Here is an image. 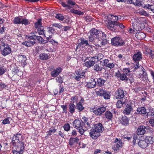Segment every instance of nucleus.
<instances>
[{"instance_id":"f257e3e1","label":"nucleus","mask_w":154,"mask_h":154,"mask_svg":"<svg viewBox=\"0 0 154 154\" xmlns=\"http://www.w3.org/2000/svg\"><path fill=\"white\" fill-rule=\"evenodd\" d=\"M90 34L89 37L90 42H93L96 38L98 40L97 44L99 47L105 45L106 44V35L102 31L93 28L90 30Z\"/></svg>"},{"instance_id":"f03ea898","label":"nucleus","mask_w":154,"mask_h":154,"mask_svg":"<svg viewBox=\"0 0 154 154\" xmlns=\"http://www.w3.org/2000/svg\"><path fill=\"white\" fill-rule=\"evenodd\" d=\"M0 47L1 54L4 56L9 54L11 52L10 46L4 42H1L0 44Z\"/></svg>"},{"instance_id":"7ed1b4c3","label":"nucleus","mask_w":154,"mask_h":154,"mask_svg":"<svg viewBox=\"0 0 154 154\" xmlns=\"http://www.w3.org/2000/svg\"><path fill=\"white\" fill-rule=\"evenodd\" d=\"M37 32H31L29 35H26V37L31 38L32 40H37L39 43L41 44H45V41L43 38L40 36H37L36 35Z\"/></svg>"},{"instance_id":"20e7f679","label":"nucleus","mask_w":154,"mask_h":154,"mask_svg":"<svg viewBox=\"0 0 154 154\" xmlns=\"http://www.w3.org/2000/svg\"><path fill=\"white\" fill-rule=\"evenodd\" d=\"M97 59L98 57L96 56L86 58L85 60H88L84 63V66L88 68H90L94 66L95 63V60Z\"/></svg>"},{"instance_id":"39448f33","label":"nucleus","mask_w":154,"mask_h":154,"mask_svg":"<svg viewBox=\"0 0 154 154\" xmlns=\"http://www.w3.org/2000/svg\"><path fill=\"white\" fill-rule=\"evenodd\" d=\"M73 126L77 129L78 131L81 134H83L84 131L81 125V121L79 119H76L74 121Z\"/></svg>"},{"instance_id":"423d86ee","label":"nucleus","mask_w":154,"mask_h":154,"mask_svg":"<svg viewBox=\"0 0 154 154\" xmlns=\"http://www.w3.org/2000/svg\"><path fill=\"white\" fill-rule=\"evenodd\" d=\"M112 44L116 46H120L124 45L125 42L119 37H116L111 39Z\"/></svg>"},{"instance_id":"0eeeda50","label":"nucleus","mask_w":154,"mask_h":154,"mask_svg":"<svg viewBox=\"0 0 154 154\" xmlns=\"http://www.w3.org/2000/svg\"><path fill=\"white\" fill-rule=\"evenodd\" d=\"M22 139V136L20 134H17L14 135L12 138V143L14 146H19V143H23L20 141Z\"/></svg>"},{"instance_id":"6e6552de","label":"nucleus","mask_w":154,"mask_h":154,"mask_svg":"<svg viewBox=\"0 0 154 154\" xmlns=\"http://www.w3.org/2000/svg\"><path fill=\"white\" fill-rule=\"evenodd\" d=\"M106 107L101 106L99 107H95L92 109V112L96 116H101L106 111Z\"/></svg>"},{"instance_id":"1a4fd4ad","label":"nucleus","mask_w":154,"mask_h":154,"mask_svg":"<svg viewBox=\"0 0 154 154\" xmlns=\"http://www.w3.org/2000/svg\"><path fill=\"white\" fill-rule=\"evenodd\" d=\"M126 94L125 91L124 92L121 89H119L116 91L114 97L116 99H125L124 97Z\"/></svg>"},{"instance_id":"9d476101","label":"nucleus","mask_w":154,"mask_h":154,"mask_svg":"<svg viewBox=\"0 0 154 154\" xmlns=\"http://www.w3.org/2000/svg\"><path fill=\"white\" fill-rule=\"evenodd\" d=\"M19 146H17L15 149L13 150V154H22L24 149V145L23 143H19Z\"/></svg>"},{"instance_id":"9b49d317","label":"nucleus","mask_w":154,"mask_h":154,"mask_svg":"<svg viewBox=\"0 0 154 154\" xmlns=\"http://www.w3.org/2000/svg\"><path fill=\"white\" fill-rule=\"evenodd\" d=\"M122 146V143L121 140L116 138L114 140V144L112 146V149L115 151H117Z\"/></svg>"},{"instance_id":"f8f14e48","label":"nucleus","mask_w":154,"mask_h":154,"mask_svg":"<svg viewBox=\"0 0 154 154\" xmlns=\"http://www.w3.org/2000/svg\"><path fill=\"white\" fill-rule=\"evenodd\" d=\"M151 110V111L147 112L145 108L144 107H138L137 109V112L140 113L146 114V113H147V115H148L154 116V113L152 112V111H153V110L151 109L150 110Z\"/></svg>"},{"instance_id":"ddd939ff","label":"nucleus","mask_w":154,"mask_h":154,"mask_svg":"<svg viewBox=\"0 0 154 154\" xmlns=\"http://www.w3.org/2000/svg\"><path fill=\"white\" fill-rule=\"evenodd\" d=\"M89 134L91 137L94 139H97L100 135V133L94 128L91 130Z\"/></svg>"},{"instance_id":"4468645a","label":"nucleus","mask_w":154,"mask_h":154,"mask_svg":"<svg viewBox=\"0 0 154 154\" xmlns=\"http://www.w3.org/2000/svg\"><path fill=\"white\" fill-rule=\"evenodd\" d=\"M66 2L67 4H65L64 2H62L61 5L63 7L68 8H72V6L75 5L76 4L75 2L72 0H67Z\"/></svg>"},{"instance_id":"2eb2a0df","label":"nucleus","mask_w":154,"mask_h":154,"mask_svg":"<svg viewBox=\"0 0 154 154\" xmlns=\"http://www.w3.org/2000/svg\"><path fill=\"white\" fill-rule=\"evenodd\" d=\"M62 69L60 67L54 69L50 73L51 76L54 77L57 76L62 72Z\"/></svg>"},{"instance_id":"dca6fc26","label":"nucleus","mask_w":154,"mask_h":154,"mask_svg":"<svg viewBox=\"0 0 154 154\" xmlns=\"http://www.w3.org/2000/svg\"><path fill=\"white\" fill-rule=\"evenodd\" d=\"M104 66L106 67L112 69L115 67L116 63L114 62H110L109 61L108 59H105L103 60Z\"/></svg>"},{"instance_id":"f3484780","label":"nucleus","mask_w":154,"mask_h":154,"mask_svg":"<svg viewBox=\"0 0 154 154\" xmlns=\"http://www.w3.org/2000/svg\"><path fill=\"white\" fill-rule=\"evenodd\" d=\"M79 40L80 42L77 45V48H80L81 47L83 48L85 46H90L88 44V41L85 40L84 38H81Z\"/></svg>"},{"instance_id":"a211bd4d","label":"nucleus","mask_w":154,"mask_h":154,"mask_svg":"<svg viewBox=\"0 0 154 154\" xmlns=\"http://www.w3.org/2000/svg\"><path fill=\"white\" fill-rule=\"evenodd\" d=\"M26 38V40L22 43V44L26 46V47H29L32 46L35 43V42L32 39L28 38Z\"/></svg>"},{"instance_id":"6ab92c4d","label":"nucleus","mask_w":154,"mask_h":154,"mask_svg":"<svg viewBox=\"0 0 154 154\" xmlns=\"http://www.w3.org/2000/svg\"><path fill=\"white\" fill-rule=\"evenodd\" d=\"M96 85V82L94 79L91 78L89 82L87 83L86 86L90 88H94Z\"/></svg>"},{"instance_id":"aec40b11","label":"nucleus","mask_w":154,"mask_h":154,"mask_svg":"<svg viewBox=\"0 0 154 154\" xmlns=\"http://www.w3.org/2000/svg\"><path fill=\"white\" fill-rule=\"evenodd\" d=\"M79 141V139L78 137H72L69 139V143L70 146H72L76 145Z\"/></svg>"},{"instance_id":"412c9836","label":"nucleus","mask_w":154,"mask_h":154,"mask_svg":"<svg viewBox=\"0 0 154 154\" xmlns=\"http://www.w3.org/2000/svg\"><path fill=\"white\" fill-rule=\"evenodd\" d=\"M94 128L100 133L104 130V128L102 124L100 123L95 124Z\"/></svg>"},{"instance_id":"4be33fe9","label":"nucleus","mask_w":154,"mask_h":154,"mask_svg":"<svg viewBox=\"0 0 154 154\" xmlns=\"http://www.w3.org/2000/svg\"><path fill=\"white\" fill-rule=\"evenodd\" d=\"M93 66V70L95 72H97L101 71L103 69V67L101 63H96Z\"/></svg>"},{"instance_id":"5701e85b","label":"nucleus","mask_w":154,"mask_h":154,"mask_svg":"<svg viewBox=\"0 0 154 154\" xmlns=\"http://www.w3.org/2000/svg\"><path fill=\"white\" fill-rule=\"evenodd\" d=\"M132 109V108L130 105L127 104L123 112L125 115H128L130 114Z\"/></svg>"},{"instance_id":"b1692460","label":"nucleus","mask_w":154,"mask_h":154,"mask_svg":"<svg viewBox=\"0 0 154 154\" xmlns=\"http://www.w3.org/2000/svg\"><path fill=\"white\" fill-rule=\"evenodd\" d=\"M145 127L144 126H139L137 131V134L138 135H142L145 132Z\"/></svg>"},{"instance_id":"393cba45","label":"nucleus","mask_w":154,"mask_h":154,"mask_svg":"<svg viewBox=\"0 0 154 154\" xmlns=\"http://www.w3.org/2000/svg\"><path fill=\"white\" fill-rule=\"evenodd\" d=\"M125 99L118 100L116 103V105L117 108H120L122 107L124 104H126L125 100Z\"/></svg>"},{"instance_id":"a878e982","label":"nucleus","mask_w":154,"mask_h":154,"mask_svg":"<svg viewBox=\"0 0 154 154\" xmlns=\"http://www.w3.org/2000/svg\"><path fill=\"white\" fill-rule=\"evenodd\" d=\"M135 13H138L141 15H144L147 17L149 15V14L143 9H139L135 11Z\"/></svg>"},{"instance_id":"bb28decb","label":"nucleus","mask_w":154,"mask_h":154,"mask_svg":"<svg viewBox=\"0 0 154 154\" xmlns=\"http://www.w3.org/2000/svg\"><path fill=\"white\" fill-rule=\"evenodd\" d=\"M141 58V54L140 52H138L136 54H135L133 56V60L135 61H139Z\"/></svg>"},{"instance_id":"cd10ccee","label":"nucleus","mask_w":154,"mask_h":154,"mask_svg":"<svg viewBox=\"0 0 154 154\" xmlns=\"http://www.w3.org/2000/svg\"><path fill=\"white\" fill-rule=\"evenodd\" d=\"M138 145L140 147L143 148H146L148 146L145 139L140 140L138 143Z\"/></svg>"},{"instance_id":"c85d7f7f","label":"nucleus","mask_w":154,"mask_h":154,"mask_svg":"<svg viewBox=\"0 0 154 154\" xmlns=\"http://www.w3.org/2000/svg\"><path fill=\"white\" fill-rule=\"evenodd\" d=\"M116 21H109L107 23V26L108 28L109 29L111 30H114V26Z\"/></svg>"},{"instance_id":"c756f323","label":"nucleus","mask_w":154,"mask_h":154,"mask_svg":"<svg viewBox=\"0 0 154 154\" xmlns=\"http://www.w3.org/2000/svg\"><path fill=\"white\" fill-rule=\"evenodd\" d=\"M18 60L19 62H22L24 64L26 63V58L24 55H19L18 56Z\"/></svg>"},{"instance_id":"7c9ffc66","label":"nucleus","mask_w":154,"mask_h":154,"mask_svg":"<svg viewBox=\"0 0 154 154\" xmlns=\"http://www.w3.org/2000/svg\"><path fill=\"white\" fill-rule=\"evenodd\" d=\"M96 82V85L98 86L101 87L104 85L105 81L101 78H99L97 79Z\"/></svg>"},{"instance_id":"2f4dec72","label":"nucleus","mask_w":154,"mask_h":154,"mask_svg":"<svg viewBox=\"0 0 154 154\" xmlns=\"http://www.w3.org/2000/svg\"><path fill=\"white\" fill-rule=\"evenodd\" d=\"M106 118L109 120H112L113 118V114L110 111H106L105 114Z\"/></svg>"},{"instance_id":"473e14b6","label":"nucleus","mask_w":154,"mask_h":154,"mask_svg":"<svg viewBox=\"0 0 154 154\" xmlns=\"http://www.w3.org/2000/svg\"><path fill=\"white\" fill-rule=\"evenodd\" d=\"M121 123L123 125H126L129 123V120L128 117L125 116H123L121 120Z\"/></svg>"},{"instance_id":"72a5a7b5","label":"nucleus","mask_w":154,"mask_h":154,"mask_svg":"<svg viewBox=\"0 0 154 154\" xmlns=\"http://www.w3.org/2000/svg\"><path fill=\"white\" fill-rule=\"evenodd\" d=\"M37 29V32L39 35H44V36L46 37V35L45 34L44 28L43 26H41Z\"/></svg>"},{"instance_id":"f704fd0d","label":"nucleus","mask_w":154,"mask_h":154,"mask_svg":"<svg viewBox=\"0 0 154 154\" xmlns=\"http://www.w3.org/2000/svg\"><path fill=\"white\" fill-rule=\"evenodd\" d=\"M133 26L134 29L137 31H140L142 29L140 27V24L139 23H133Z\"/></svg>"},{"instance_id":"c9c22d12","label":"nucleus","mask_w":154,"mask_h":154,"mask_svg":"<svg viewBox=\"0 0 154 154\" xmlns=\"http://www.w3.org/2000/svg\"><path fill=\"white\" fill-rule=\"evenodd\" d=\"M47 29L48 30L46 32V35H52L55 32V29L52 27H48Z\"/></svg>"},{"instance_id":"e433bc0d","label":"nucleus","mask_w":154,"mask_h":154,"mask_svg":"<svg viewBox=\"0 0 154 154\" xmlns=\"http://www.w3.org/2000/svg\"><path fill=\"white\" fill-rule=\"evenodd\" d=\"M147 144H152L153 143V138L151 137L147 136L145 139Z\"/></svg>"},{"instance_id":"4c0bfd02","label":"nucleus","mask_w":154,"mask_h":154,"mask_svg":"<svg viewBox=\"0 0 154 154\" xmlns=\"http://www.w3.org/2000/svg\"><path fill=\"white\" fill-rule=\"evenodd\" d=\"M75 105L72 103H70L69 105V109L70 113L72 114L75 112Z\"/></svg>"},{"instance_id":"58836bf2","label":"nucleus","mask_w":154,"mask_h":154,"mask_svg":"<svg viewBox=\"0 0 154 154\" xmlns=\"http://www.w3.org/2000/svg\"><path fill=\"white\" fill-rule=\"evenodd\" d=\"M108 19H113L114 21H117L119 19H120L119 17L117 16H114L111 14L109 15L108 16Z\"/></svg>"},{"instance_id":"ea45409f","label":"nucleus","mask_w":154,"mask_h":154,"mask_svg":"<svg viewBox=\"0 0 154 154\" xmlns=\"http://www.w3.org/2000/svg\"><path fill=\"white\" fill-rule=\"evenodd\" d=\"M143 7L144 8L150 9L152 11L154 10V5H145Z\"/></svg>"},{"instance_id":"a19ab883","label":"nucleus","mask_w":154,"mask_h":154,"mask_svg":"<svg viewBox=\"0 0 154 154\" xmlns=\"http://www.w3.org/2000/svg\"><path fill=\"white\" fill-rule=\"evenodd\" d=\"M70 11L72 13L79 15H83V12H82L81 11H80L75 10V9H70Z\"/></svg>"},{"instance_id":"79ce46f5","label":"nucleus","mask_w":154,"mask_h":154,"mask_svg":"<svg viewBox=\"0 0 154 154\" xmlns=\"http://www.w3.org/2000/svg\"><path fill=\"white\" fill-rule=\"evenodd\" d=\"M21 20V18L18 17H15L13 20V23L16 24H21L22 22Z\"/></svg>"},{"instance_id":"37998d69","label":"nucleus","mask_w":154,"mask_h":154,"mask_svg":"<svg viewBox=\"0 0 154 154\" xmlns=\"http://www.w3.org/2000/svg\"><path fill=\"white\" fill-rule=\"evenodd\" d=\"M145 70H143L142 69V73H140L138 77L140 78L143 79V78H146L147 76V74L145 71Z\"/></svg>"},{"instance_id":"c03bdc74","label":"nucleus","mask_w":154,"mask_h":154,"mask_svg":"<svg viewBox=\"0 0 154 154\" xmlns=\"http://www.w3.org/2000/svg\"><path fill=\"white\" fill-rule=\"evenodd\" d=\"M91 122L90 121L84 125V127L85 128L84 129V132L87 131L88 129L90 128H91Z\"/></svg>"},{"instance_id":"a18cd8bd","label":"nucleus","mask_w":154,"mask_h":154,"mask_svg":"<svg viewBox=\"0 0 154 154\" xmlns=\"http://www.w3.org/2000/svg\"><path fill=\"white\" fill-rule=\"evenodd\" d=\"M63 77L60 75L56 77L55 79L56 82L60 84H62L63 82Z\"/></svg>"},{"instance_id":"49530a36","label":"nucleus","mask_w":154,"mask_h":154,"mask_svg":"<svg viewBox=\"0 0 154 154\" xmlns=\"http://www.w3.org/2000/svg\"><path fill=\"white\" fill-rule=\"evenodd\" d=\"M120 79L122 81H126L128 79V77L125 74L122 73L121 75Z\"/></svg>"},{"instance_id":"de8ad7c7","label":"nucleus","mask_w":154,"mask_h":154,"mask_svg":"<svg viewBox=\"0 0 154 154\" xmlns=\"http://www.w3.org/2000/svg\"><path fill=\"white\" fill-rule=\"evenodd\" d=\"M42 20L40 19H39L38 21L35 23V28H38L41 26H42Z\"/></svg>"},{"instance_id":"09e8293b","label":"nucleus","mask_w":154,"mask_h":154,"mask_svg":"<svg viewBox=\"0 0 154 154\" xmlns=\"http://www.w3.org/2000/svg\"><path fill=\"white\" fill-rule=\"evenodd\" d=\"M123 72L124 74L126 75L127 76H128L129 75H131L130 74V69L129 68H125L123 69Z\"/></svg>"},{"instance_id":"8fccbe9b","label":"nucleus","mask_w":154,"mask_h":154,"mask_svg":"<svg viewBox=\"0 0 154 154\" xmlns=\"http://www.w3.org/2000/svg\"><path fill=\"white\" fill-rule=\"evenodd\" d=\"M142 3L143 2L142 1L138 0H137L135 2L133 3V4L136 6L140 7L142 6Z\"/></svg>"},{"instance_id":"3c124183","label":"nucleus","mask_w":154,"mask_h":154,"mask_svg":"<svg viewBox=\"0 0 154 154\" xmlns=\"http://www.w3.org/2000/svg\"><path fill=\"white\" fill-rule=\"evenodd\" d=\"M76 106L77 109L79 111H82L84 109V107L82 106L80 102L77 104Z\"/></svg>"},{"instance_id":"603ef678","label":"nucleus","mask_w":154,"mask_h":154,"mask_svg":"<svg viewBox=\"0 0 154 154\" xmlns=\"http://www.w3.org/2000/svg\"><path fill=\"white\" fill-rule=\"evenodd\" d=\"M11 120V118L9 117L6 118L3 121L2 123L4 125L9 124L10 123V121Z\"/></svg>"},{"instance_id":"864d4df0","label":"nucleus","mask_w":154,"mask_h":154,"mask_svg":"<svg viewBox=\"0 0 154 154\" xmlns=\"http://www.w3.org/2000/svg\"><path fill=\"white\" fill-rule=\"evenodd\" d=\"M48 56L47 54L45 53H43L40 55V58L42 60H47L48 59Z\"/></svg>"},{"instance_id":"5fc2aeb1","label":"nucleus","mask_w":154,"mask_h":154,"mask_svg":"<svg viewBox=\"0 0 154 154\" xmlns=\"http://www.w3.org/2000/svg\"><path fill=\"white\" fill-rule=\"evenodd\" d=\"M106 91L102 89L97 91L96 92L97 94L100 96H102L105 93H106Z\"/></svg>"},{"instance_id":"6e6d98bb","label":"nucleus","mask_w":154,"mask_h":154,"mask_svg":"<svg viewBox=\"0 0 154 154\" xmlns=\"http://www.w3.org/2000/svg\"><path fill=\"white\" fill-rule=\"evenodd\" d=\"M114 24L115 26H119L122 29H124L125 27V26L122 23H121L119 22L116 21L115 23Z\"/></svg>"},{"instance_id":"4d7b16f0","label":"nucleus","mask_w":154,"mask_h":154,"mask_svg":"<svg viewBox=\"0 0 154 154\" xmlns=\"http://www.w3.org/2000/svg\"><path fill=\"white\" fill-rule=\"evenodd\" d=\"M55 18L61 21L63 20L64 19V17L62 14H57L55 16Z\"/></svg>"},{"instance_id":"13d9d810","label":"nucleus","mask_w":154,"mask_h":154,"mask_svg":"<svg viewBox=\"0 0 154 154\" xmlns=\"http://www.w3.org/2000/svg\"><path fill=\"white\" fill-rule=\"evenodd\" d=\"M104 99H109L110 98V94L109 92H107L106 91V93H105L103 96Z\"/></svg>"},{"instance_id":"bf43d9fd","label":"nucleus","mask_w":154,"mask_h":154,"mask_svg":"<svg viewBox=\"0 0 154 154\" xmlns=\"http://www.w3.org/2000/svg\"><path fill=\"white\" fill-rule=\"evenodd\" d=\"M63 128L64 130L66 131H69L70 129V126L69 124L66 123L63 126Z\"/></svg>"},{"instance_id":"052dcab7","label":"nucleus","mask_w":154,"mask_h":154,"mask_svg":"<svg viewBox=\"0 0 154 154\" xmlns=\"http://www.w3.org/2000/svg\"><path fill=\"white\" fill-rule=\"evenodd\" d=\"M6 71V69L4 66H0V76L3 74Z\"/></svg>"},{"instance_id":"680f3d73","label":"nucleus","mask_w":154,"mask_h":154,"mask_svg":"<svg viewBox=\"0 0 154 154\" xmlns=\"http://www.w3.org/2000/svg\"><path fill=\"white\" fill-rule=\"evenodd\" d=\"M52 26L53 27L57 28L59 29L63 27L62 25L61 24L58 23H54L52 24Z\"/></svg>"},{"instance_id":"e2e57ef3","label":"nucleus","mask_w":154,"mask_h":154,"mask_svg":"<svg viewBox=\"0 0 154 154\" xmlns=\"http://www.w3.org/2000/svg\"><path fill=\"white\" fill-rule=\"evenodd\" d=\"M75 73L77 75V76H79V77L80 78H82V76L83 77L85 73L83 72L80 73L78 71H75Z\"/></svg>"},{"instance_id":"0e129e2a","label":"nucleus","mask_w":154,"mask_h":154,"mask_svg":"<svg viewBox=\"0 0 154 154\" xmlns=\"http://www.w3.org/2000/svg\"><path fill=\"white\" fill-rule=\"evenodd\" d=\"M22 22L21 24L22 25L24 24L25 25H26L29 23V22L28 20L26 19H23L21 20Z\"/></svg>"},{"instance_id":"69168bd1","label":"nucleus","mask_w":154,"mask_h":154,"mask_svg":"<svg viewBox=\"0 0 154 154\" xmlns=\"http://www.w3.org/2000/svg\"><path fill=\"white\" fill-rule=\"evenodd\" d=\"M48 36V37H46V40H45V44L48 43V42H49V41H50V40L52 38L53 35L52 34H51V35H46Z\"/></svg>"},{"instance_id":"338daca9","label":"nucleus","mask_w":154,"mask_h":154,"mask_svg":"<svg viewBox=\"0 0 154 154\" xmlns=\"http://www.w3.org/2000/svg\"><path fill=\"white\" fill-rule=\"evenodd\" d=\"M61 107L63 109V112L66 113H67V105H62L61 106Z\"/></svg>"},{"instance_id":"774afa93","label":"nucleus","mask_w":154,"mask_h":154,"mask_svg":"<svg viewBox=\"0 0 154 154\" xmlns=\"http://www.w3.org/2000/svg\"><path fill=\"white\" fill-rule=\"evenodd\" d=\"M71 102L72 103H77L78 100V97L76 96L72 97H71Z\"/></svg>"}]
</instances>
